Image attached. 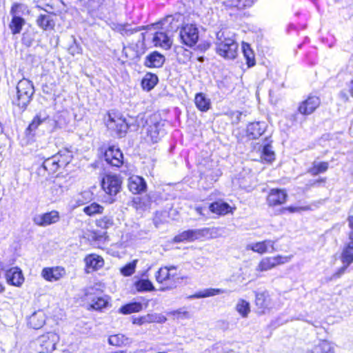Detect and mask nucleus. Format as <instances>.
<instances>
[{
  "label": "nucleus",
  "mask_w": 353,
  "mask_h": 353,
  "mask_svg": "<svg viewBox=\"0 0 353 353\" xmlns=\"http://www.w3.org/2000/svg\"><path fill=\"white\" fill-rule=\"evenodd\" d=\"M34 93V88L32 81L23 79L20 80L16 87V91L10 94L11 103L19 108L21 112H24Z\"/></svg>",
  "instance_id": "f257e3e1"
},
{
  "label": "nucleus",
  "mask_w": 353,
  "mask_h": 353,
  "mask_svg": "<svg viewBox=\"0 0 353 353\" xmlns=\"http://www.w3.org/2000/svg\"><path fill=\"white\" fill-rule=\"evenodd\" d=\"M216 52L227 59H234L237 55L238 44L231 37L226 35V32L220 30L216 33Z\"/></svg>",
  "instance_id": "f03ea898"
},
{
  "label": "nucleus",
  "mask_w": 353,
  "mask_h": 353,
  "mask_svg": "<svg viewBox=\"0 0 353 353\" xmlns=\"http://www.w3.org/2000/svg\"><path fill=\"white\" fill-rule=\"evenodd\" d=\"M147 123V137L148 141L152 143L159 142L165 134L163 129L164 122L159 118V116L154 115L150 117Z\"/></svg>",
  "instance_id": "7ed1b4c3"
},
{
  "label": "nucleus",
  "mask_w": 353,
  "mask_h": 353,
  "mask_svg": "<svg viewBox=\"0 0 353 353\" xmlns=\"http://www.w3.org/2000/svg\"><path fill=\"white\" fill-rule=\"evenodd\" d=\"M107 128L112 136L118 138L124 137L129 129V125L125 118L109 114V119L107 121Z\"/></svg>",
  "instance_id": "20e7f679"
},
{
  "label": "nucleus",
  "mask_w": 353,
  "mask_h": 353,
  "mask_svg": "<svg viewBox=\"0 0 353 353\" xmlns=\"http://www.w3.org/2000/svg\"><path fill=\"white\" fill-rule=\"evenodd\" d=\"M121 180L115 174H106L101 180V187L104 192L110 196L109 202L112 203L116 196L121 190Z\"/></svg>",
  "instance_id": "39448f33"
},
{
  "label": "nucleus",
  "mask_w": 353,
  "mask_h": 353,
  "mask_svg": "<svg viewBox=\"0 0 353 353\" xmlns=\"http://www.w3.org/2000/svg\"><path fill=\"white\" fill-rule=\"evenodd\" d=\"M179 37L183 44L192 47L199 40L198 28L194 24H186L180 29Z\"/></svg>",
  "instance_id": "423d86ee"
},
{
  "label": "nucleus",
  "mask_w": 353,
  "mask_h": 353,
  "mask_svg": "<svg viewBox=\"0 0 353 353\" xmlns=\"http://www.w3.org/2000/svg\"><path fill=\"white\" fill-rule=\"evenodd\" d=\"M59 336L54 332H48L40 336L36 343L39 345V353L52 352L56 348Z\"/></svg>",
  "instance_id": "0eeeda50"
},
{
  "label": "nucleus",
  "mask_w": 353,
  "mask_h": 353,
  "mask_svg": "<svg viewBox=\"0 0 353 353\" xmlns=\"http://www.w3.org/2000/svg\"><path fill=\"white\" fill-rule=\"evenodd\" d=\"M104 159L112 167L119 168L123 164V155L119 148L109 146L104 152Z\"/></svg>",
  "instance_id": "6e6552de"
},
{
  "label": "nucleus",
  "mask_w": 353,
  "mask_h": 353,
  "mask_svg": "<svg viewBox=\"0 0 353 353\" xmlns=\"http://www.w3.org/2000/svg\"><path fill=\"white\" fill-rule=\"evenodd\" d=\"M321 101L316 96H310L303 101L298 107V112L303 115L311 114L319 106Z\"/></svg>",
  "instance_id": "1a4fd4ad"
},
{
  "label": "nucleus",
  "mask_w": 353,
  "mask_h": 353,
  "mask_svg": "<svg viewBox=\"0 0 353 353\" xmlns=\"http://www.w3.org/2000/svg\"><path fill=\"white\" fill-rule=\"evenodd\" d=\"M288 194L284 190L272 189L267 196V203L271 207L280 205L285 203Z\"/></svg>",
  "instance_id": "9d476101"
},
{
  "label": "nucleus",
  "mask_w": 353,
  "mask_h": 353,
  "mask_svg": "<svg viewBox=\"0 0 353 353\" xmlns=\"http://www.w3.org/2000/svg\"><path fill=\"white\" fill-rule=\"evenodd\" d=\"M255 303L261 313H265L273 307L272 299L269 292L266 290L263 292H255Z\"/></svg>",
  "instance_id": "9b49d317"
},
{
  "label": "nucleus",
  "mask_w": 353,
  "mask_h": 353,
  "mask_svg": "<svg viewBox=\"0 0 353 353\" xmlns=\"http://www.w3.org/2000/svg\"><path fill=\"white\" fill-rule=\"evenodd\" d=\"M165 61V57L158 51H153L148 54L143 62V65L150 68H160Z\"/></svg>",
  "instance_id": "f8f14e48"
},
{
  "label": "nucleus",
  "mask_w": 353,
  "mask_h": 353,
  "mask_svg": "<svg viewBox=\"0 0 353 353\" xmlns=\"http://www.w3.org/2000/svg\"><path fill=\"white\" fill-rule=\"evenodd\" d=\"M7 283L14 286H21L24 281L22 271L18 267H13L6 272Z\"/></svg>",
  "instance_id": "ddd939ff"
},
{
  "label": "nucleus",
  "mask_w": 353,
  "mask_h": 353,
  "mask_svg": "<svg viewBox=\"0 0 353 353\" xmlns=\"http://www.w3.org/2000/svg\"><path fill=\"white\" fill-rule=\"evenodd\" d=\"M59 220V213L54 210L37 216L33 219V221L36 225L42 227L55 223Z\"/></svg>",
  "instance_id": "4468645a"
},
{
  "label": "nucleus",
  "mask_w": 353,
  "mask_h": 353,
  "mask_svg": "<svg viewBox=\"0 0 353 353\" xmlns=\"http://www.w3.org/2000/svg\"><path fill=\"white\" fill-rule=\"evenodd\" d=\"M128 186L133 194H141L146 190L147 184L145 179L139 176H132L128 179Z\"/></svg>",
  "instance_id": "2eb2a0df"
},
{
  "label": "nucleus",
  "mask_w": 353,
  "mask_h": 353,
  "mask_svg": "<svg viewBox=\"0 0 353 353\" xmlns=\"http://www.w3.org/2000/svg\"><path fill=\"white\" fill-rule=\"evenodd\" d=\"M65 274L64 268L61 267L44 268L41 271V276L48 281H59Z\"/></svg>",
  "instance_id": "dca6fc26"
},
{
  "label": "nucleus",
  "mask_w": 353,
  "mask_h": 353,
  "mask_svg": "<svg viewBox=\"0 0 353 353\" xmlns=\"http://www.w3.org/2000/svg\"><path fill=\"white\" fill-rule=\"evenodd\" d=\"M267 125L265 122H252L247 126V136L250 139H256L260 137L265 131Z\"/></svg>",
  "instance_id": "f3484780"
},
{
  "label": "nucleus",
  "mask_w": 353,
  "mask_h": 353,
  "mask_svg": "<svg viewBox=\"0 0 353 353\" xmlns=\"http://www.w3.org/2000/svg\"><path fill=\"white\" fill-rule=\"evenodd\" d=\"M54 16L50 13L40 14L36 19V24L43 30H52L55 27Z\"/></svg>",
  "instance_id": "a211bd4d"
},
{
  "label": "nucleus",
  "mask_w": 353,
  "mask_h": 353,
  "mask_svg": "<svg viewBox=\"0 0 353 353\" xmlns=\"http://www.w3.org/2000/svg\"><path fill=\"white\" fill-rule=\"evenodd\" d=\"M290 257L277 256L276 257L266 258L263 259L259 265L261 271L268 270L277 265L283 264L288 261Z\"/></svg>",
  "instance_id": "6ab92c4d"
},
{
  "label": "nucleus",
  "mask_w": 353,
  "mask_h": 353,
  "mask_svg": "<svg viewBox=\"0 0 353 353\" xmlns=\"http://www.w3.org/2000/svg\"><path fill=\"white\" fill-rule=\"evenodd\" d=\"M46 322V316L42 310H38L32 314L28 318V325L35 330L43 327Z\"/></svg>",
  "instance_id": "aec40b11"
},
{
  "label": "nucleus",
  "mask_w": 353,
  "mask_h": 353,
  "mask_svg": "<svg viewBox=\"0 0 353 353\" xmlns=\"http://www.w3.org/2000/svg\"><path fill=\"white\" fill-rule=\"evenodd\" d=\"M84 261L87 269V272H90V270L92 271L97 270L103 265V259L97 254H89L85 256Z\"/></svg>",
  "instance_id": "412c9836"
},
{
  "label": "nucleus",
  "mask_w": 353,
  "mask_h": 353,
  "mask_svg": "<svg viewBox=\"0 0 353 353\" xmlns=\"http://www.w3.org/2000/svg\"><path fill=\"white\" fill-rule=\"evenodd\" d=\"M173 270H176L175 266L161 268L156 274V280L158 283H163L165 281L174 279L176 276L175 273H172Z\"/></svg>",
  "instance_id": "4be33fe9"
},
{
  "label": "nucleus",
  "mask_w": 353,
  "mask_h": 353,
  "mask_svg": "<svg viewBox=\"0 0 353 353\" xmlns=\"http://www.w3.org/2000/svg\"><path fill=\"white\" fill-rule=\"evenodd\" d=\"M201 234L199 230H188L176 235L174 238V242L179 243L184 241H194Z\"/></svg>",
  "instance_id": "5701e85b"
},
{
  "label": "nucleus",
  "mask_w": 353,
  "mask_h": 353,
  "mask_svg": "<svg viewBox=\"0 0 353 353\" xmlns=\"http://www.w3.org/2000/svg\"><path fill=\"white\" fill-rule=\"evenodd\" d=\"M155 46H160L165 49L170 48L172 41L168 34L163 32H157L153 37Z\"/></svg>",
  "instance_id": "b1692460"
},
{
  "label": "nucleus",
  "mask_w": 353,
  "mask_h": 353,
  "mask_svg": "<svg viewBox=\"0 0 353 353\" xmlns=\"http://www.w3.org/2000/svg\"><path fill=\"white\" fill-rule=\"evenodd\" d=\"M209 210L213 213L225 215L231 211V207L226 202L218 201L212 203L209 206Z\"/></svg>",
  "instance_id": "393cba45"
},
{
  "label": "nucleus",
  "mask_w": 353,
  "mask_h": 353,
  "mask_svg": "<svg viewBox=\"0 0 353 353\" xmlns=\"http://www.w3.org/2000/svg\"><path fill=\"white\" fill-rule=\"evenodd\" d=\"M226 292L225 290L220 288H207L203 290L196 292L195 294L190 296L189 299H202L210 296H213L220 294Z\"/></svg>",
  "instance_id": "a878e982"
},
{
  "label": "nucleus",
  "mask_w": 353,
  "mask_h": 353,
  "mask_svg": "<svg viewBox=\"0 0 353 353\" xmlns=\"http://www.w3.org/2000/svg\"><path fill=\"white\" fill-rule=\"evenodd\" d=\"M307 353H334V350L331 343L327 341H321Z\"/></svg>",
  "instance_id": "bb28decb"
},
{
  "label": "nucleus",
  "mask_w": 353,
  "mask_h": 353,
  "mask_svg": "<svg viewBox=\"0 0 353 353\" xmlns=\"http://www.w3.org/2000/svg\"><path fill=\"white\" fill-rule=\"evenodd\" d=\"M159 78L157 74L148 72L145 74L141 81V86L143 90L150 91L157 84Z\"/></svg>",
  "instance_id": "cd10ccee"
},
{
  "label": "nucleus",
  "mask_w": 353,
  "mask_h": 353,
  "mask_svg": "<svg viewBox=\"0 0 353 353\" xmlns=\"http://www.w3.org/2000/svg\"><path fill=\"white\" fill-rule=\"evenodd\" d=\"M176 59L181 64H186L191 59L192 52L183 46H176L174 48Z\"/></svg>",
  "instance_id": "c85d7f7f"
},
{
  "label": "nucleus",
  "mask_w": 353,
  "mask_h": 353,
  "mask_svg": "<svg viewBox=\"0 0 353 353\" xmlns=\"http://www.w3.org/2000/svg\"><path fill=\"white\" fill-rule=\"evenodd\" d=\"M194 103L196 108L202 112L208 111L211 105L210 100L202 92L196 94Z\"/></svg>",
  "instance_id": "c756f323"
},
{
  "label": "nucleus",
  "mask_w": 353,
  "mask_h": 353,
  "mask_svg": "<svg viewBox=\"0 0 353 353\" xmlns=\"http://www.w3.org/2000/svg\"><path fill=\"white\" fill-rule=\"evenodd\" d=\"M59 156H52L46 159L43 162V165L44 168L48 171V174H54L59 168H61L59 161V159H58Z\"/></svg>",
  "instance_id": "7c9ffc66"
},
{
  "label": "nucleus",
  "mask_w": 353,
  "mask_h": 353,
  "mask_svg": "<svg viewBox=\"0 0 353 353\" xmlns=\"http://www.w3.org/2000/svg\"><path fill=\"white\" fill-rule=\"evenodd\" d=\"M12 16V19L9 23V28L12 34H19L22 30L23 26L26 23V20L21 16Z\"/></svg>",
  "instance_id": "2f4dec72"
},
{
  "label": "nucleus",
  "mask_w": 353,
  "mask_h": 353,
  "mask_svg": "<svg viewBox=\"0 0 353 353\" xmlns=\"http://www.w3.org/2000/svg\"><path fill=\"white\" fill-rule=\"evenodd\" d=\"M242 52L248 68L254 66L256 63L254 53L248 43H242Z\"/></svg>",
  "instance_id": "473e14b6"
},
{
  "label": "nucleus",
  "mask_w": 353,
  "mask_h": 353,
  "mask_svg": "<svg viewBox=\"0 0 353 353\" xmlns=\"http://www.w3.org/2000/svg\"><path fill=\"white\" fill-rule=\"evenodd\" d=\"M143 308V305L139 302H130L127 304L122 305L119 312L123 314H130L134 312H139Z\"/></svg>",
  "instance_id": "72a5a7b5"
},
{
  "label": "nucleus",
  "mask_w": 353,
  "mask_h": 353,
  "mask_svg": "<svg viewBox=\"0 0 353 353\" xmlns=\"http://www.w3.org/2000/svg\"><path fill=\"white\" fill-rule=\"evenodd\" d=\"M47 119L48 116H46L45 113H42L41 112H39L33 118L32 121L26 128V132L31 134L32 132L35 131Z\"/></svg>",
  "instance_id": "f704fd0d"
},
{
  "label": "nucleus",
  "mask_w": 353,
  "mask_h": 353,
  "mask_svg": "<svg viewBox=\"0 0 353 353\" xmlns=\"http://www.w3.org/2000/svg\"><path fill=\"white\" fill-rule=\"evenodd\" d=\"M341 260L342 263H347V265L353 263V241L349 242L344 248L341 253Z\"/></svg>",
  "instance_id": "c9c22d12"
},
{
  "label": "nucleus",
  "mask_w": 353,
  "mask_h": 353,
  "mask_svg": "<svg viewBox=\"0 0 353 353\" xmlns=\"http://www.w3.org/2000/svg\"><path fill=\"white\" fill-rule=\"evenodd\" d=\"M10 15L21 16L30 14V10L27 5L21 3H14L10 8Z\"/></svg>",
  "instance_id": "e433bc0d"
},
{
  "label": "nucleus",
  "mask_w": 353,
  "mask_h": 353,
  "mask_svg": "<svg viewBox=\"0 0 353 353\" xmlns=\"http://www.w3.org/2000/svg\"><path fill=\"white\" fill-rule=\"evenodd\" d=\"M134 286L138 292H152L155 288L149 279H139L134 283Z\"/></svg>",
  "instance_id": "4c0bfd02"
},
{
  "label": "nucleus",
  "mask_w": 353,
  "mask_h": 353,
  "mask_svg": "<svg viewBox=\"0 0 353 353\" xmlns=\"http://www.w3.org/2000/svg\"><path fill=\"white\" fill-rule=\"evenodd\" d=\"M145 28V26H137L135 28H132L129 24H119L117 26L118 31L123 36H130L135 32L144 30Z\"/></svg>",
  "instance_id": "58836bf2"
},
{
  "label": "nucleus",
  "mask_w": 353,
  "mask_h": 353,
  "mask_svg": "<svg viewBox=\"0 0 353 353\" xmlns=\"http://www.w3.org/2000/svg\"><path fill=\"white\" fill-rule=\"evenodd\" d=\"M255 0H225L224 3L228 7H235L238 9H243L250 7Z\"/></svg>",
  "instance_id": "ea45409f"
},
{
  "label": "nucleus",
  "mask_w": 353,
  "mask_h": 353,
  "mask_svg": "<svg viewBox=\"0 0 353 353\" xmlns=\"http://www.w3.org/2000/svg\"><path fill=\"white\" fill-rule=\"evenodd\" d=\"M54 156H59V163L61 167L65 166L71 161L72 159V152L68 149H63L60 150Z\"/></svg>",
  "instance_id": "a19ab883"
},
{
  "label": "nucleus",
  "mask_w": 353,
  "mask_h": 353,
  "mask_svg": "<svg viewBox=\"0 0 353 353\" xmlns=\"http://www.w3.org/2000/svg\"><path fill=\"white\" fill-rule=\"evenodd\" d=\"M328 169L327 162H316L312 164V167L308 170V172L313 176H316L320 173H323Z\"/></svg>",
  "instance_id": "79ce46f5"
},
{
  "label": "nucleus",
  "mask_w": 353,
  "mask_h": 353,
  "mask_svg": "<svg viewBox=\"0 0 353 353\" xmlns=\"http://www.w3.org/2000/svg\"><path fill=\"white\" fill-rule=\"evenodd\" d=\"M109 344L114 346H121L127 345L128 341V338L125 336L123 334H117L114 335H112L108 339Z\"/></svg>",
  "instance_id": "37998d69"
},
{
  "label": "nucleus",
  "mask_w": 353,
  "mask_h": 353,
  "mask_svg": "<svg viewBox=\"0 0 353 353\" xmlns=\"http://www.w3.org/2000/svg\"><path fill=\"white\" fill-rule=\"evenodd\" d=\"M157 314H148L138 318H134L132 323L139 325H141L145 323H153L155 321H160Z\"/></svg>",
  "instance_id": "c03bdc74"
},
{
  "label": "nucleus",
  "mask_w": 353,
  "mask_h": 353,
  "mask_svg": "<svg viewBox=\"0 0 353 353\" xmlns=\"http://www.w3.org/2000/svg\"><path fill=\"white\" fill-rule=\"evenodd\" d=\"M103 210V207L101 205L94 202L90 205L85 206L83 209V212L87 215L92 216L97 214H101Z\"/></svg>",
  "instance_id": "a18cd8bd"
},
{
  "label": "nucleus",
  "mask_w": 353,
  "mask_h": 353,
  "mask_svg": "<svg viewBox=\"0 0 353 353\" xmlns=\"http://www.w3.org/2000/svg\"><path fill=\"white\" fill-rule=\"evenodd\" d=\"M108 305V299L100 296L94 298L92 299V303L90 304V307L94 310H101L103 308L106 307Z\"/></svg>",
  "instance_id": "49530a36"
},
{
  "label": "nucleus",
  "mask_w": 353,
  "mask_h": 353,
  "mask_svg": "<svg viewBox=\"0 0 353 353\" xmlns=\"http://www.w3.org/2000/svg\"><path fill=\"white\" fill-rule=\"evenodd\" d=\"M274 157L275 154L272 150V146L268 143L263 145L262 149L261 158L267 162H272L273 160H274Z\"/></svg>",
  "instance_id": "de8ad7c7"
},
{
  "label": "nucleus",
  "mask_w": 353,
  "mask_h": 353,
  "mask_svg": "<svg viewBox=\"0 0 353 353\" xmlns=\"http://www.w3.org/2000/svg\"><path fill=\"white\" fill-rule=\"evenodd\" d=\"M236 309L243 317H246L250 312V303L245 300H240L236 304Z\"/></svg>",
  "instance_id": "09e8293b"
},
{
  "label": "nucleus",
  "mask_w": 353,
  "mask_h": 353,
  "mask_svg": "<svg viewBox=\"0 0 353 353\" xmlns=\"http://www.w3.org/2000/svg\"><path fill=\"white\" fill-rule=\"evenodd\" d=\"M114 224V221L110 216H104L103 218L97 220V225L103 229H108Z\"/></svg>",
  "instance_id": "8fccbe9b"
},
{
  "label": "nucleus",
  "mask_w": 353,
  "mask_h": 353,
  "mask_svg": "<svg viewBox=\"0 0 353 353\" xmlns=\"http://www.w3.org/2000/svg\"><path fill=\"white\" fill-rule=\"evenodd\" d=\"M137 260H134L130 263H127L123 268H121V273L125 276H131L135 271L137 266Z\"/></svg>",
  "instance_id": "3c124183"
},
{
  "label": "nucleus",
  "mask_w": 353,
  "mask_h": 353,
  "mask_svg": "<svg viewBox=\"0 0 353 353\" xmlns=\"http://www.w3.org/2000/svg\"><path fill=\"white\" fill-rule=\"evenodd\" d=\"M71 39L72 40V43L68 48V52L72 56L81 54L82 50L80 45L77 43V39L74 36H71Z\"/></svg>",
  "instance_id": "603ef678"
},
{
  "label": "nucleus",
  "mask_w": 353,
  "mask_h": 353,
  "mask_svg": "<svg viewBox=\"0 0 353 353\" xmlns=\"http://www.w3.org/2000/svg\"><path fill=\"white\" fill-rule=\"evenodd\" d=\"M226 114L230 118L232 125H237L241 121L242 112L239 111H230Z\"/></svg>",
  "instance_id": "864d4df0"
},
{
  "label": "nucleus",
  "mask_w": 353,
  "mask_h": 353,
  "mask_svg": "<svg viewBox=\"0 0 353 353\" xmlns=\"http://www.w3.org/2000/svg\"><path fill=\"white\" fill-rule=\"evenodd\" d=\"M34 41V36L30 32H24L22 35L21 42L26 47H30Z\"/></svg>",
  "instance_id": "5fc2aeb1"
},
{
  "label": "nucleus",
  "mask_w": 353,
  "mask_h": 353,
  "mask_svg": "<svg viewBox=\"0 0 353 353\" xmlns=\"http://www.w3.org/2000/svg\"><path fill=\"white\" fill-rule=\"evenodd\" d=\"M251 249L256 252L263 254L267 252L266 250V243L262 242H258L253 244L251 247Z\"/></svg>",
  "instance_id": "6e6d98bb"
},
{
  "label": "nucleus",
  "mask_w": 353,
  "mask_h": 353,
  "mask_svg": "<svg viewBox=\"0 0 353 353\" xmlns=\"http://www.w3.org/2000/svg\"><path fill=\"white\" fill-rule=\"evenodd\" d=\"M233 183L238 185L239 186V188H241L242 189H246L247 188L249 187L245 177H243V178L239 177V178L235 179L233 181Z\"/></svg>",
  "instance_id": "4d7b16f0"
},
{
  "label": "nucleus",
  "mask_w": 353,
  "mask_h": 353,
  "mask_svg": "<svg viewBox=\"0 0 353 353\" xmlns=\"http://www.w3.org/2000/svg\"><path fill=\"white\" fill-rule=\"evenodd\" d=\"M350 265H347V263H343V266L341 267L338 270L337 272H336L332 277L334 279H336V278H339L342 274H343L345 272V270H347V268H348Z\"/></svg>",
  "instance_id": "13d9d810"
},
{
  "label": "nucleus",
  "mask_w": 353,
  "mask_h": 353,
  "mask_svg": "<svg viewBox=\"0 0 353 353\" xmlns=\"http://www.w3.org/2000/svg\"><path fill=\"white\" fill-rule=\"evenodd\" d=\"M309 208L308 207H293V206H289L288 208H285L282 209V211L288 210L290 213H294L296 212H300L301 210H306Z\"/></svg>",
  "instance_id": "bf43d9fd"
},
{
  "label": "nucleus",
  "mask_w": 353,
  "mask_h": 353,
  "mask_svg": "<svg viewBox=\"0 0 353 353\" xmlns=\"http://www.w3.org/2000/svg\"><path fill=\"white\" fill-rule=\"evenodd\" d=\"M171 315L176 316L177 317H188V312L187 311L183 310L182 309H179L177 310H174L170 312Z\"/></svg>",
  "instance_id": "052dcab7"
},
{
  "label": "nucleus",
  "mask_w": 353,
  "mask_h": 353,
  "mask_svg": "<svg viewBox=\"0 0 353 353\" xmlns=\"http://www.w3.org/2000/svg\"><path fill=\"white\" fill-rule=\"evenodd\" d=\"M138 199H139V202L140 205L142 204L143 206H144V207L149 206L152 202L150 196H146L144 197L139 198Z\"/></svg>",
  "instance_id": "680f3d73"
},
{
  "label": "nucleus",
  "mask_w": 353,
  "mask_h": 353,
  "mask_svg": "<svg viewBox=\"0 0 353 353\" xmlns=\"http://www.w3.org/2000/svg\"><path fill=\"white\" fill-rule=\"evenodd\" d=\"M210 45L208 42L201 43L196 46V50L201 52H204L210 48Z\"/></svg>",
  "instance_id": "e2e57ef3"
},
{
  "label": "nucleus",
  "mask_w": 353,
  "mask_h": 353,
  "mask_svg": "<svg viewBox=\"0 0 353 353\" xmlns=\"http://www.w3.org/2000/svg\"><path fill=\"white\" fill-rule=\"evenodd\" d=\"M326 181V178H321L316 180H312L310 181V185L311 186H319L321 183H325Z\"/></svg>",
  "instance_id": "0e129e2a"
},
{
  "label": "nucleus",
  "mask_w": 353,
  "mask_h": 353,
  "mask_svg": "<svg viewBox=\"0 0 353 353\" xmlns=\"http://www.w3.org/2000/svg\"><path fill=\"white\" fill-rule=\"evenodd\" d=\"M37 173L38 175L46 177V174H48L47 170L44 168V165L42 164L39 168H38L37 170Z\"/></svg>",
  "instance_id": "69168bd1"
},
{
  "label": "nucleus",
  "mask_w": 353,
  "mask_h": 353,
  "mask_svg": "<svg viewBox=\"0 0 353 353\" xmlns=\"http://www.w3.org/2000/svg\"><path fill=\"white\" fill-rule=\"evenodd\" d=\"M51 190H52V192H54L55 191L57 194H59V193H61L62 192L61 187L59 185L56 184V183H54L51 187Z\"/></svg>",
  "instance_id": "338daca9"
},
{
  "label": "nucleus",
  "mask_w": 353,
  "mask_h": 353,
  "mask_svg": "<svg viewBox=\"0 0 353 353\" xmlns=\"http://www.w3.org/2000/svg\"><path fill=\"white\" fill-rule=\"evenodd\" d=\"M347 86L349 92L350 93V95L353 97V79L349 82Z\"/></svg>",
  "instance_id": "774afa93"
}]
</instances>
